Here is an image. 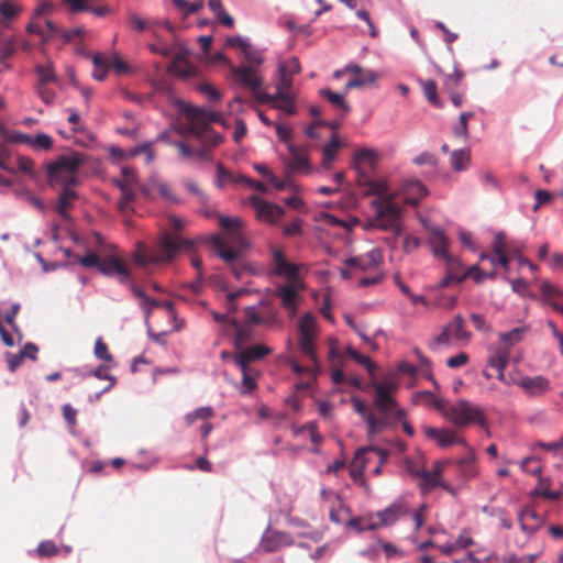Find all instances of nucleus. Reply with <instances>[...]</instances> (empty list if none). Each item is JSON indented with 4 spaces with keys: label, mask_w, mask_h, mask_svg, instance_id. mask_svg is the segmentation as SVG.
Returning <instances> with one entry per match:
<instances>
[{
    "label": "nucleus",
    "mask_w": 563,
    "mask_h": 563,
    "mask_svg": "<svg viewBox=\"0 0 563 563\" xmlns=\"http://www.w3.org/2000/svg\"><path fill=\"white\" fill-rule=\"evenodd\" d=\"M250 203L255 210L256 219L268 224L278 223L285 214L284 209L278 205L267 201L258 196H252L250 198Z\"/></svg>",
    "instance_id": "nucleus-11"
},
{
    "label": "nucleus",
    "mask_w": 563,
    "mask_h": 563,
    "mask_svg": "<svg viewBox=\"0 0 563 563\" xmlns=\"http://www.w3.org/2000/svg\"><path fill=\"white\" fill-rule=\"evenodd\" d=\"M418 478L421 479L419 486L422 492L427 493L433 489L437 486H441L444 489L451 492L450 487L446 484H443L440 482V478L437 477V474H433L430 471H427L426 468H422Z\"/></svg>",
    "instance_id": "nucleus-37"
},
{
    "label": "nucleus",
    "mask_w": 563,
    "mask_h": 563,
    "mask_svg": "<svg viewBox=\"0 0 563 563\" xmlns=\"http://www.w3.org/2000/svg\"><path fill=\"white\" fill-rule=\"evenodd\" d=\"M271 353L272 350L269 347L262 344H255L243 349L240 352L233 353L232 361L235 366H252V363L263 360Z\"/></svg>",
    "instance_id": "nucleus-15"
},
{
    "label": "nucleus",
    "mask_w": 563,
    "mask_h": 563,
    "mask_svg": "<svg viewBox=\"0 0 563 563\" xmlns=\"http://www.w3.org/2000/svg\"><path fill=\"white\" fill-rule=\"evenodd\" d=\"M529 331L528 327H518L508 332L499 333V341L504 344L503 347H510L519 342H521Z\"/></svg>",
    "instance_id": "nucleus-36"
},
{
    "label": "nucleus",
    "mask_w": 563,
    "mask_h": 563,
    "mask_svg": "<svg viewBox=\"0 0 563 563\" xmlns=\"http://www.w3.org/2000/svg\"><path fill=\"white\" fill-rule=\"evenodd\" d=\"M77 199V192L73 187H64L58 196L56 206L57 213L65 220L69 219L68 210L73 207V202Z\"/></svg>",
    "instance_id": "nucleus-31"
},
{
    "label": "nucleus",
    "mask_w": 563,
    "mask_h": 563,
    "mask_svg": "<svg viewBox=\"0 0 563 563\" xmlns=\"http://www.w3.org/2000/svg\"><path fill=\"white\" fill-rule=\"evenodd\" d=\"M421 87L423 90V93L428 101L432 103L435 107H441V103L439 101L438 97V86L434 80H424L421 81Z\"/></svg>",
    "instance_id": "nucleus-49"
},
{
    "label": "nucleus",
    "mask_w": 563,
    "mask_h": 563,
    "mask_svg": "<svg viewBox=\"0 0 563 563\" xmlns=\"http://www.w3.org/2000/svg\"><path fill=\"white\" fill-rule=\"evenodd\" d=\"M16 167L21 173L26 174L32 178H35L36 173L34 168V162L30 157L19 156L16 158Z\"/></svg>",
    "instance_id": "nucleus-53"
},
{
    "label": "nucleus",
    "mask_w": 563,
    "mask_h": 563,
    "mask_svg": "<svg viewBox=\"0 0 563 563\" xmlns=\"http://www.w3.org/2000/svg\"><path fill=\"white\" fill-rule=\"evenodd\" d=\"M169 70L180 77H187L191 73L186 58L180 53H177L174 56L169 65Z\"/></svg>",
    "instance_id": "nucleus-47"
},
{
    "label": "nucleus",
    "mask_w": 563,
    "mask_h": 563,
    "mask_svg": "<svg viewBox=\"0 0 563 563\" xmlns=\"http://www.w3.org/2000/svg\"><path fill=\"white\" fill-rule=\"evenodd\" d=\"M327 551L325 545H321L317 548L314 551H311V548L308 544L299 543L291 551V556L298 563H316L320 558L323 556Z\"/></svg>",
    "instance_id": "nucleus-24"
},
{
    "label": "nucleus",
    "mask_w": 563,
    "mask_h": 563,
    "mask_svg": "<svg viewBox=\"0 0 563 563\" xmlns=\"http://www.w3.org/2000/svg\"><path fill=\"white\" fill-rule=\"evenodd\" d=\"M36 552H37L38 556L51 558V556L57 555L59 550L53 541L46 540V541H42L38 544Z\"/></svg>",
    "instance_id": "nucleus-58"
},
{
    "label": "nucleus",
    "mask_w": 563,
    "mask_h": 563,
    "mask_svg": "<svg viewBox=\"0 0 563 563\" xmlns=\"http://www.w3.org/2000/svg\"><path fill=\"white\" fill-rule=\"evenodd\" d=\"M520 528L528 534L534 533L541 526V517L530 507H525L518 515Z\"/></svg>",
    "instance_id": "nucleus-28"
},
{
    "label": "nucleus",
    "mask_w": 563,
    "mask_h": 563,
    "mask_svg": "<svg viewBox=\"0 0 563 563\" xmlns=\"http://www.w3.org/2000/svg\"><path fill=\"white\" fill-rule=\"evenodd\" d=\"M335 339L330 340L329 362L332 366V382L336 385H341L345 380V375L341 368H334L342 362V355L338 351Z\"/></svg>",
    "instance_id": "nucleus-33"
},
{
    "label": "nucleus",
    "mask_w": 563,
    "mask_h": 563,
    "mask_svg": "<svg viewBox=\"0 0 563 563\" xmlns=\"http://www.w3.org/2000/svg\"><path fill=\"white\" fill-rule=\"evenodd\" d=\"M474 117L473 112H462L459 123L455 125L453 133L457 137L466 139L468 136V120Z\"/></svg>",
    "instance_id": "nucleus-50"
},
{
    "label": "nucleus",
    "mask_w": 563,
    "mask_h": 563,
    "mask_svg": "<svg viewBox=\"0 0 563 563\" xmlns=\"http://www.w3.org/2000/svg\"><path fill=\"white\" fill-rule=\"evenodd\" d=\"M428 242L431 246L433 255L437 258L442 260L443 257H446L450 254L448 252L449 239L442 229L434 227L429 228Z\"/></svg>",
    "instance_id": "nucleus-21"
},
{
    "label": "nucleus",
    "mask_w": 563,
    "mask_h": 563,
    "mask_svg": "<svg viewBox=\"0 0 563 563\" xmlns=\"http://www.w3.org/2000/svg\"><path fill=\"white\" fill-rule=\"evenodd\" d=\"M92 63L95 66V69L92 73L93 78L97 80H100V81L106 79L109 67H110L109 59L100 54H97L93 56Z\"/></svg>",
    "instance_id": "nucleus-45"
},
{
    "label": "nucleus",
    "mask_w": 563,
    "mask_h": 563,
    "mask_svg": "<svg viewBox=\"0 0 563 563\" xmlns=\"http://www.w3.org/2000/svg\"><path fill=\"white\" fill-rule=\"evenodd\" d=\"M300 70L301 67L299 60L296 57H291L278 65V74L289 75L291 78L299 74Z\"/></svg>",
    "instance_id": "nucleus-51"
},
{
    "label": "nucleus",
    "mask_w": 563,
    "mask_h": 563,
    "mask_svg": "<svg viewBox=\"0 0 563 563\" xmlns=\"http://www.w3.org/2000/svg\"><path fill=\"white\" fill-rule=\"evenodd\" d=\"M449 328H451V333L453 340L455 341H468L471 338V333L465 329V321L462 316L457 314L454 317L452 322H450Z\"/></svg>",
    "instance_id": "nucleus-42"
},
{
    "label": "nucleus",
    "mask_w": 563,
    "mask_h": 563,
    "mask_svg": "<svg viewBox=\"0 0 563 563\" xmlns=\"http://www.w3.org/2000/svg\"><path fill=\"white\" fill-rule=\"evenodd\" d=\"M423 432L429 439L437 441L441 448H448L453 444H462L466 446L465 440L460 438L457 432L454 430L424 427Z\"/></svg>",
    "instance_id": "nucleus-17"
},
{
    "label": "nucleus",
    "mask_w": 563,
    "mask_h": 563,
    "mask_svg": "<svg viewBox=\"0 0 563 563\" xmlns=\"http://www.w3.org/2000/svg\"><path fill=\"white\" fill-rule=\"evenodd\" d=\"M273 265L274 273L278 276H285L288 282L299 283L298 267L295 264L289 263L280 249L273 251Z\"/></svg>",
    "instance_id": "nucleus-16"
},
{
    "label": "nucleus",
    "mask_w": 563,
    "mask_h": 563,
    "mask_svg": "<svg viewBox=\"0 0 563 563\" xmlns=\"http://www.w3.org/2000/svg\"><path fill=\"white\" fill-rule=\"evenodd\" d=\"M380 260L379 251L373 250L363 256L347 258L345 265L365 272L375 268Z\"/></svg>",
    "instance_id": "nucleus-27"
},
{
    "label": "nucleus",
    "mask_w": 563,
    "mask_h": 563,
    "mask_svg": "<svg viewBox=\"0 0 563 563\" xmlns=\"http://www.w3.org/2000/svg\"><path fill=\"white\" fill-rule=\"evenodd\" d=\"M232 76L235 82L247 87L252 92L257 102H260V95L266 93L261 89L262 77L257 69L252 66H233L231 68Z\"/></svg>",
    "instance_id": "nucleus-10"
},
{
    "label": "nucleus",
    "mask_w": 563,
    "mask_h": 563,
    "mask_svg": "<svg viewBox=\"0 0 563 563\" xmlns=\"http://www.w3.org/2000/svg\"><path fill=\"white\" fill-rule=\"evenodd\" d=\"M451 166L455 172H463L468 168L471 152L466 148L455 150L451 153Z\"/></svg>",
    "instance_id": "nucleus-39"
},
{
    "label": "nucleus",
    "mask_w": 563,
    "mask_h": 563,
    "mask_svg": "<svg viewBox=\"0 0 563 563\" xmlns=\"http://www.w3.org/2000/svg\"><path fill=\"white\" fill-rule=\"evenodd\" d=\"M420 397L428 398L432 401L433 406L441 411L443 417L452 422L456 428H464L470 423H478L481 427H486V419L484 411L481 407L473 405L468 400L460 399L455 404H448L434 397L430 391L418 394Z\"/></svg>",
    "instance_id": "nucleus-3"
},
{
    "label": "nucleus",
    "mask_w": 563,
    "mask_h": 563,
    "mask_svg": "<svg viewBox=\"0 0 563 563\" xmlns=\"http://www.w3.org/2000/svg\"><path fill=\"white\" fill-rule=\"evenodd\" d=\"M287 364L288 366L297 374V375H302V374H307L309 375L312 379H316L318 374L321 372V364H320V360L319 357H317V362L316 364L311 362L310 365H307V366H303V365H300L296 360L294 358H289L287 361Z\"/></svg>",
    "instance_id": "nucleus-38"
},
{
    "label": "nucleus",
    "mask_w": 563,
    "mask_h": 563,
    "mask_svg": "<svg viewBox=\"0 0 563 563\" xmlns=\"http://www.w3.org/2000/svg\"><path fill=\"white\" fill-rule=\"evenodd\" d=\"M95 356L104 362H112L113 356L109 352L108 345L102 341L101 338H98L95 343Z\"/></svg>",
    "instance_id": "nucleus-54"
},
{
    "label": "nucleus",
    "mask_w": 563,
    "mask_h": 563,
    "mask_svg": "<svg viewBox=\"0 0 563 563\" xmlns=\"http://www.w3.org/2000/svg\"><path fill=\"white\" fill-rule=\"evenodd\" d=\"M300 286L299 283L288 282L285 285H280L276 288V297L280 300V306L286 309L290 316L297 313L298 305L301 300V296L297 291Z\"/></svg>",
    "instance_id": "nucleus-14"
},
{
    "label": "nucleus",
    "mask_w": 563,
    "mask_h": 563,
    "mask_svg": "<svg viewBox=\"0 0 563 563\" xmlns=\"http://www.w3.org/2000/svg\"><path fill=\"white\" fill-rule=\"evenodd\" d=\"M352 406L355 412H357L367 424L368 415L371 413L372 404L368 405L365 400L360 398L352 399Z\"/></svg>",
    "instance_id": "nucleus-55"
},
{
    "label": "nucleus",
    "mask_w": 563,
    "mask_h": 563,
    "mask_svg": "<svg viewBox=\"0 0 563 563\" xmlns=\"http://www.w3.org/2000/svg\"><path fill=\"white\" fill-rule=\"evenodd\" d=\"M128 24L134 31H137V32L151 31L153 33V36H156L155 29L159 24V21L143 19L134 12H130L129 19H128Z\"/></svg>",
    "instance_id": "nucleus-34"
},
{
    "label": "nucleus",
    "mask_w": 563,
    "mask_h": 563,
    "mask_svg": "<svg viewBox=\"0 0 563 563\" xmlns=\"http://www.w3.org/2000/svg\"><path fill=\"white\" fill-rule=\"evenodd\" d=\"M341 147L342 143L340 142L339 137L333 134L330 141L322 148L321 164L325 170H330L332 168Z\"/></svg>",
    "instance_id": "nucleus-30"
},
{
    "label": "nucleus",
    "mask_w": 563,
    "mask_h": 563,
    "mask_svg": "<svg viewBox=\"0 0 563 563\" xmlns=\"http://www.w3.org/2000/svg\"><path fill=\"white\" fill-rule=\"evenodd\" d=\"M53 9L54 4L51 1H42L35 9L32 19L27 24V31L40 35L44 41L57 36L58 27L53 21L46 19V16L52 13Z\"/></svg>",
    "instance_id": "nucleus-9"
},
{
    "label": "nucleus",
    "mask_w": 563,
    "mask_h": 563,
    "mask_svg": "<svg viewBox=\"0 0 563 563\" xmlns=\"http://www.w3.org/2000/svg\"><path fill=\"white\" fill-rule=\"evenodd\" d=\"M223 236H213L211 242L218 255L228 263L235 261L247 246L242 234L243 222L240 218L222 217L220 219Z\"/></svg>",
    "instance_id": "nucleus-4"
},
{
    "label": "nucleus",
    "mask_w": 563,
    "mask_h": 563,
    "mask_svg": "<svg viewBox=\"0 0 563 563\" xmlns=\"http://www.w3.org/2000/svg\"><path fill=\"white\" fill-rule=\"evenodd\" d=\"M15 53L13 36L5 33H0V64H3Z\"/></svg>",
    "instance_id": "nucleus-44"
},
{
    "label": "nucleus",
    "mask_w": 563,
    "mask_h": 563,
    "mask_svg": "<svg viewBox=\"0 0 563 563\" xmlns=\"http://www.w3.org/2000/svg\"><path fill=\"white\" fill-rule=\"evenodd\" d=\"M185 113L189 123L184 130L196 135L200 145H206L212 151L222 143V135L209 128L210 123L220 121L219 113L192 106L187 107Z\"/></svg>",
    "instance_id": "nucleus-5"
},
{
    "label": "nucleus",
    "mask_w": 563,
    "mask_h": 563,
    "mask_svg": "<svg viewBox=\"0 0 563 563\" xmlns=\"http://www.w3.org/2000/svg\"><path fill=\"white\" fill-rule=\"evenodd\" d=\"M279 79L275 93L292 95V78L289 75L278 74Z\"/></svg>",
    "instance_id": "nucleus-60"
},
{
    "label": "nucleus",
    "mask_w": 563,
    "mask_h": 563,
    "mask_svg": "<svg viewBox=\"0 0 563 563\" xmlns=\"http://www.w3.org/2000/svg\"><path fill=\"white\" fill-rule=\"evenodd\" d=\"M521 468L523 472L531 474V475H539L542 471L541 463L536 457H526L521 462Z\"/></svg>",
    "instance_id": "nucleus-57"
},
{
    "label": "nucleus",
    "mask_w": 563,
    "mask_h": 563,
    "mask_svg": "<svg viewBox=\"0 0 563 563\" xmlns=\"http://www.w3.org/2000/svg\"><path fill=\"white\" fill-rule=\"evenodd\" d=\"M320 96L327 99L335 109H340L343 114L350 112L351 108L344 100L343 95L334 92L329 88H323L320 90Z\"/></svg>",
    "instance_id": "nucleus-40"
},
{
    "label": "nucleus",
    "mask_w": 563,
    "mask_h": 563,
    "mask_svg": "<svg viewBox=\"0 0 563 563\" xmlns=\"http://www.w3.org/2000/svg\"><path fill=\"white\" fill-rule=\"evenodd\" d=\"M181 247L189 250L192 247V242L189 240L180 239L178 236H173L169 233L164 232L159 236L156 246L151 252L139 247V250L134 253V261L141 266H146L154 263L169 262L175 258Z\"/></svg>",
    "instance_id": "nucleus-6"
},
{
    "label": "nucleus",
    "mask_w": 563,
    "mask_h": 563,
    "mask_svg": "<svg viewBox=\"0 0 563 563\" xmlns=\"http://www.w3.org/2000/svg\"><path fill=\"white\" fill-rule=\"evenodd\" d=\"M300 352L309 358L310 362H317L316 339L319 334V328L314 317L310 313L302 316L298 322Z\"/></svg>",
    "instance_id": "nucleus-8"
},
{
    "label": "nucleus",
    "mask_w": 563,
    "mask_h": 563,
    "mask_svg": "<svg viewBox=\"0 0 563 563\" xmlns=\"http://www.w3.org/2000/svg\"><path fill=\"white\" fill-rule=\"evenodd\" d=\"M214 416V411L211 407H200L196 410L187 413L184 418L186 426H192L198 419L207 420Z\"/></svg>",
    "instance_id": "nucleus-48"
},
{
    "label": "nucleus",
    "mask_w": 563,
    "mask_h": 563,
    "mask_svg": "<svg viewBox=\"0 0 563 563\" xmlns=\"http://www.w3.org/2000/svg\"><path fill=\"white\" fill-rule=\"evenodd\" d=\"M401 194L407 203L417 205L424 196L428 195V189L418 179H406L401 185Z\"/></svg>",
    "instance_id": "nucleus-22"
},
{
    "label": "nucleus",
    "mask_w": 563,
    "mask_h": 563,
    "mask_svg": "<svg viewBox=\"0 0 563 563\" xmlns=\"http://www.w3.org/2000/svg\"><path fill=\"white\" fill-rule=\"evenodd\" d=\"M378 79V75L371 69H363L362 73L349 80L345 85V89H354V88H361L365 86H371L376 82Z\"/></svg>",
    "instance_id": "nucleus-35"
},
{
    "label": "nucleus",
    "mask_w": 563,
    "mask_h": 563,
    "mask_svg": "<svg viewBox=\"0 0 563 563\" xmlns=\"http://www.w3.org/2000/svg\"><path fill=\"white\" fill-rule=\"evenodd\" d=\"M467 277H472L476 283H482L484 278H495L496 272L492 271L490 273H485L479 268L478 265H473L468 269H466Z\"/></svg>",
    "instance_id": "nucleus-56"
},
{
    "label": "nucleus",
    "mask_w": 563,
    "mask_h": 563,
    "mask_svg": "<svg viewBox=\"0 0 563 563\" xmlns=\"http://www.w3.org/2000/svg\"><path fill=\"white\" fill-rule=\"evenodd\" d=\"M394 385L375 384L372 409L368 415L366 435L369 440L386 430L394 429L399 420L406 417V411L391 396Z\"/></svg>",
    "instance_id": "nucleus-2"
},
{
    "label": "nucleus",
    "mask_w": 563,
    "mask_h": 563,
    "mask_svg": "<svg viewBox=\"0 0 563 563\" xmlns=\"http://www.w3.org/2000/svg\"><path fill=\"white\" fill-rule=\"evenodd\" d=\"M99 271L106 275H118L122 280L129 278V269L118 257L110 256L101 261Z\"/></svg>",
    "instance_id": "nucleus-29"
},
{
    "label": "nucleus",
    "mask_w": 563,
    "mask_h": 563,
    "mask_svg": "<svg viewBox=\"0 0 563 563\" xmlns=\"http://www.w3.org/2000/svg\"><path fill=\"white\" fill-rule=\"evenodd\" d=\"M291 544V539L287 533L278 531H268L262 539L261 547L266 552H276L280 548Z\"/></svg>",
    "instance_id": "nucleus-26"
},
{
    "label": "nucleus",
    "mask_w": 563,
    "mask_h": 563,
    "mask_svg": "<svg viewBox=\"0 0 563 563\" xmlns=\"http://www.w3.org/2000/svg\"><path fill=\"white\" fill-rule=\"evenodd\" d=\"M369 452L376 453L378 457H380L382 463H386L387 457L389 455V452L387 450L374 445L357 449L354 459L350 465V475L354 481L362 478L364 470L368 462L366 454Z\"/></svg>",
    "instance_id": "nucleus-13"
},
{
    "label": "nucleus",
    "mask_w": 563,
    "mask_h": 563,
    "mask_svg": "<svg viewBox=\"0 0 563 563\" xmlns=\"http://www.w3.org/2000/svg\"><path fill=\"white\" fill-rule=\"evenodd\" d=\"M510 351L508 347L497 346L489 349L487 365L497 372V379L507 383L505 377V368L508 365Z\"/></svg>",
    "instance_id": "nucleus-18"
},
{
    "label": "nucleus",
    "mask_w": 563,
    "mask_h": 563,
    "mask_svg": "<svg viewBox=\"0 0 563 563\" xmlns=\"http://www.w3.org/2000/svg\"><path fill=\"white\" fill-rule=\"evenodd\" d=\"M0 13L5 19H13L19 15L20 9L15 3H13L9 0H5V1L0 2Z\"/></svg>",
    "instance_id": "nucleus-61"
},
{
    "label": "nucleus",
    "mask_w": 563,
    "mask_h": 563,
    "mask_svg": "<svg viewBox=\"0 0 563 563\" xmlns=\"http://www.w3.org/2000/svg\"><path fill=\"white\" fill-rule=\"evenodd\" d=\"M410 512V507L402 498L396 500L383 510L375 514L378 522L373 523L371 528L389 527L395 525L400 518L406 517Z\"/></svg>",
    "instance_id": "nucleus-12"
},
{
    "label": "nucleus",
    "mask_w": 563,
    "mask_h": 563,
    "mask_svg": "<svg viewBox=\"0 0 563 563\" xmlns=\"http://www.w3.org/2000/svg\"><path fill=\"white\" fill-rule=\"evenodd\" d=\"M445 262L446 271L457 276L460 280H465L467 278L466 271H464L463 264L455 257H453L451 254H449L446 257L442 258Z\"/></svg>",
    "instance_id": "nucleus-46"
},
{
    "label": "nucleus",
    "mask_w": 563,
    "mask_h": 563,
    "mask_svg": "<svg viewBox=\"0 0 563 563\" xmlns=\"http://www.w3.org/2000/svg\"><path fill=\"white\" fill-rule=\"evenodd\" d=\"M156 188H157L158 194L164 199H166L167 201H169L172 203H178L179 202V199L177 198V196L173 191L170 185H168L166 183H159V184H157Z\"/></svg>",
    "instance_id": "nucleus-64"
},
{
    "label": "nucleus",
    "mask_w": 563,
    "mask_h": 563,
    "mask_svg": "<svg viewBox=\"0 0 563 563\" xmlns=\"http://www.w3.org/2000/svg\"><path fill=\"white\" fill-rule=\"evenodd\" d=\"M242 373L240 391L243 395L251 394L257 388L260 372L253 366H236Z\"/></svg>",
    "instance_id": "nucleus-32"
},
{
    "label": "nucleus",
    "mask_w": 563,
    "mask_h": 563,
    "mask_svg": "<svg viewBox=\"0 0 563 563\" xmlns=\"http://www.w3.org/2000/svg\"><path fill=\"white\" fill-rule=\"evenodd\" d=\"M378 161V154L376 151L372 148H361L357 150L353 155V166L357 173V176L361 174H369L375 169Z\"/></svg>",
    "instance_id": "nucleus-19"
},
{
    "label": "nucleus",
    "mask_w": 563,
    "mask_h": 563,
    "mask_svg": "<svg viewBox=\"0 0 563 563\" xmlns=\"http://www.w3.org/2000/svg\"><path fill=\"white\" fill-rule=\"evenodd\" d=\"M198 91L205 95L210 101H219L220 92L209 82H201L197 87Z\"/></svg>",
    "instance_id": "nucleus-62"
},
{
    "label": "nucleus",
    "mask_w": 563,
    "mask_h": 563,
    "mask_svg": "<svg viewBox=\"0 0 563 563\" xmlns=\"http://www.w3.org/2000/svg\"><path fill=\"white\" fill-rule=\"evenodd\" d=\"M76 261L85 266V267H96L100 268L101 260L100 257L95 253H88L85 256H75Z\"/></svg>",
    "instance_id": "nucleus-63"
},
{
    "label": "nucleus",
    "mask_w": 563,
    "mask_h": 563,
    "mask_svg": "<svg viewBox=\"0 0 563 563\" xmlns=\"http://www.w3.org/2000/svg\"><path fill=\"white\" fill-rule=\"evenodd\" d=\"M551 481L549 478H539L538 485L533 492V495L541 496L549 500H559L562 497L561 490H551Z\"/></svg>",
    "instance_id": "nucleus-41"
},
{
    "label": "nucleus",
    "mask_w": 563,
    "mask_h": 563,
    "mask_svg": "<svg viewBox=\"0 0 563 563\" xmlns=\"http://www.w3.org/2000/svg\"><path fill=\"white\" fill-rule=\"evenodd\" d=\"M174 5L185 13V15L195 13L201 9L199 2H188L187 0H173Z\"/></svg>",
    "instance_id": "nucleus-59"
},
{
    "label": "nucleus",
    "mask_w": 563,
    "mask_h": 563,
    "mask_svg": "<svg viewBox=\"0 0 563 563\" xmlns=\"http://www.w3.org/2000/svg\"><path fill=\"white\" fill-rule=\"evenodd\" d=\"M260 103H272L273 108L283 111L288 115H294L297 112L292 95H271L266 92L260 95Z\"/></svg>",
    "instance_id": "nucleus-20"
},
{
    "label": "nucleus",
    "mask_w": 563,
    "mask_h": 563,
    "mask_svg": "<svg viewBox=\"0 0 563 563\" xmlns=\"http://www.w3.org/2000/svg\"><path fill=\"white\" fill-rule=\"evenodd\" d=\"M517 385L526 390L530 396H541L550 389V380L544 376H525Z\"/></svg>",
    "instance_id": "nucleus-23"
},
{
    "label": "nucleus",
    "mask_w": 563,
    "mask_h": 563,
    "mask_svg": "<svg viewBox=\"0 0 563 563\" xmlns=\"http://www.w3.org/2000/svg\"><path fill=\"white\" fill-rule=\"evenodd\" d=\"M356 180L360 187L366 188L367 195L376 196L372 201L374 217L371 219L369 225L400 234L398 224L400 208L394 201V196L389 194L387 184L384 180L372 179L369 174H361Z\"/></svg>",
    "instance_id": "nucleus-1"
},
{
    "label": "nucleus",
    "mask_w": 563,
    "mask_h": 563,
    "mask_svg": "<svg viewBox=\"0 0 563 563\" xmlns=\"http://www.w3.org/2000/svg\"><path fill=\"white\" fill-rule=\"evenodd\" d=\"M289 158L286 164L290 172H308L309 159L306 150L297 148L295 145H288Z\"/></svg>",
    "instance_id": "nucleus-25"
},
{
    "label": "nucleus",
    "mask_w": 563,
    "mask_h": 563,
    "mask_svg": "<svg viewBox=\"0 0 563 563\" xmlns=\"http://www.w3.org/2000/svg\"><path fill=\"white\" fill-rule=\"evenodd\" d=\"M30 146L35 150L48 151L53 146V140L48 134L38 133L31 137Z\"/></svg>",
    "instance_id": "nucleus-52"
},
{
    "label": "nucleus",
    "mask_w": 563,
    "mask_h": 563,
    "mask_svg": "<svg viewBox=\"0 0 563 563\" xmlns=\"http://www.w3.org/2000/svg\"><path fill=\"white\" fill-rule=\"evenodd\" d=\"M35 71L37 74L36 85H48L57 80L53 65L49 62L46 64L36 65Z\"/></svg>",
    "instance_id": "nucleus-43"
},
{
    "label": "nucleus",
    "mask_w": 563,
    "mask_h": 563,
    "mask_svg": "<svg viewBox=\"0 0 563 563\" xmlns=\"http://www.w3.org/2000/svg\"><path fill=\"white\" fill-rule=\"evenodd\" d=\"M82 163V156L76 152L58 156L55 162L47 165L48 185L52 188L57 185H60L62 188L75 186L77 183L76 172Z\"/></svg>",
    "instance_id": "nucleus-7"
}]
</instances>
